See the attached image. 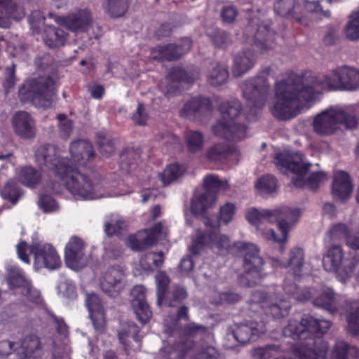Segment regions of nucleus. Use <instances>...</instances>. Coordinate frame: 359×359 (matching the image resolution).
Masks as SVG:
<instances>
[{
	"instance_id": "obj_30",
	"label": "nucleus",
	"mask_w": 359,
	"mask_h": 359,
	"mask_svg": "<svg viewBox=\"0 0 359 359\" xmlns=\"http://www.w3.org/2000/svg\"><path fill=\"white\" fill-rule=\"evenodd\" d=\"M86 306L95 330L102 332L104 329V313L98 296L94 293L87 294Z\"/></svg>"
},
{
	"instance_id": "obj_52",
	"label": "nucleus",
	"mask_w": 359,
	"mask_h": 359,
	"mask_svg": "<svg viewBox=\"0 0 359 359\" xmlns=\"http://www.w3.org/2000/svg\"><path fill=\"white\" fill-rule=\"evenodd\" d=\"M138 154L132 149H126L121 155V168L129 172L136 168Z\"/></svg>"
},
{
	"instance_id": "obj_36",
	"label": "nucleus",
	"mask_w": 359,
	"mask_h": 359,
	"mask_svg": "<svg viewBox=\"0 0 359 359\" xmlns=\"http://www.w3.org/2000/svg\"><path fill=\"white\" fill-rule=\"evenodd\" d=\"M151 58L159 61H171L180 58L182 53L177 50L176 45L167 44L157 46L151 51Z\"/></svg>"
},
{
	"instance_id": "obj_4",
	"label": "nucleus",
	"mask_w": 359,
	"mask_h": 359,
	"mask_svg": "<svg viewBox=\"0 0 359 359\" xmlns=\"http://www.w3.org/2000/svg\"><path fill=\"white\" fill-rule=\"evenodd\" d=\"M236 213V206L233 203H226L219 210L217 219L205 218L204 224L209 229L208 232L198 229L193 238L190 250L197 255L205 248H210L215 253L224 254L230 247L229 238L219 231L221 224H228L233 220Z\"/></svg>"
},
{
	"instance_id": "obj_34",
	"label": "nucleus",
	"mask_w": 359,
	"mask_h": 359,
	"mask_svg": "<svg viewBox=\"0 0 359 359\" xmlns=\"http://www.w3.org/2000/svg\"><path fill=\"white\" fill-rule=\"evenodd\" d=\"M67 34L62 29L53 26L44 28L43 40L45 44L51 48H59L65 45Z\"/></svg>"
},
{
	"instance_id": "obj_33",
	"label": "nucleus",
	"mask_w": 359,
	"mask_h": 359,
	"mask_svg": "<svg viewBox=\"0 0 359 359\" xmlns=\"http://www.w3.org/2000/svg\"><path fill=\"white\" fill-rule=\"evenodd\" d=\"M346 330L349 334H359V301H347L345 303Z\"/></svg>"
},
{
	"instance_id": "obj_13",
	"label": "nucleus",
	"mask_w": 359,
	"mask_h": 359,
	"mask_svg": "<svg viewBox=\"0 0 359 359\" xmlns=\"http://www.w3.org/2000/svg\"><path fill=\"white\" fill-rule=\"evenodd\" d=\"M344 256L342 247L333 245L327 250L322 262L325 270L335 272L339 280L344 283L359 264V254L355 255L348 261H344Z\"/></svg>"
},
{
	"instance_id": "obj_27",
	"label": "nucleus",
	"mask_w": 359,
	"mask_h": 359,
	"mask_svg": "<svg viewBox=\"0 0 359 359\" xmlns=\"http://www.w3.org/2000/svg\"><path fill=\"white\" fill-rule=\"evenodd\" d=\"M212 106L210 99L203 97H196L187 102L182 110L180 116L189 119H195L206 113L210 112Z\"/></svg>"
},
{
	"instance_id": "obj_40",
	"label": "nucleus",
	"mask_w": 359,
	"mask_h": 359,
	"mask_svg": "<svg viewBox=\"0 0 359 359\" xmlns=\"http://www.w3.org/2000/svg\"><path fill=\"white\" fill-rule=\"evenodd\" d=\"M126 245L134 251H142L154 245V238L147 236V231H139L130 235L126 240Z\"/></svg>"
},
{
	"instance_id": "obj_54",
	"label": "nucleus",
	"mask_w": 359,
	"mask_h": 359,
	"mask_svg": "<svg viewBox=\"0 0 359 359\" xmlns=\"http://www.w3.org/2000/svg\"><path fill=\"white\" fill-rule=\"evenodd\" d=\"M337 83L327 75L316 76V94L322 93L324 90H337Z\"/></svg>"
},
{
	"instance_id": "obj_41",
	"label": "nucleus",
	"mask_w": 359,
	"mask_h": 359,
	"mask_svg": "<svg viewBox=\"0 0 359 359\" xmlns=\"http://www.w3.org/2000/svg\"><path fill=\"white\" fill-rule=\"evenodd\" d=\"M8 274L7 282L11 287L22 288V290L27 287L31 281L27 278L25 272L18 266H11L8 269Z\"/></svg>"
},
{
	"instance_id": "obj_6",
	"label": "nucleus",
	"mask_w": 359,
	"mask_h": 359,
	"mask_svg": "<svg viewBox=\"0 0 359 359\" xmlns=\"http://www.w3.org/2000/svg\"><path fill=\"white\" fill-rule=\"evenodd\" d=\"M221 118L212 126L214 133L226 140L237 141L246 137L247 128L244 125L235 123L241 111V104L237 99L226 100L219 108Z\"/></svg>"
},
{
	"instance_id": "obj_56",
	"label": "nucleus",
	"mask_w": 359,
	"mask_h": 359,
	"mask_svg": "<svg viewBox=\"0 0 359 359\" xmlns=\"http://www.w3.org/2000/svg\"><path fill=\"white\" fill-rule=\"evenodd\" d=\"M279 345L271 344L265 347L255 348L254 351L255 359H270L280 351Z\"/></svg>"
},
{
	"instance_id": "obj_48",
	"label": "nucleus",
	"mask_w": 359,
	"mask_h": 359,
	"mask_svg": "<svg viewBox=\"0 0 359 359\" xmlns=\"http://www.w3.org/2000/svg\"><path fill=\"white\" fill-rule=\"evenodd\" d=\"M164 254L163 252H150L144 255L140 260L141 266L145 270H153L161 266L163 262Z\"/></svg>"
},
{
	"instance_id": "obj_26",
	"label": "nucleus",
	"mask_w": 359,
	"mask_h": 359,
	"mask_svg": "<svg viewBox=\"0 0 359 359\" xmlns=\"http://www.w3.org/2000/svg\"><path fill=\"white\" fill-rule=\"evenodd\" d=\"M146 289L142 285H135L130 292L131 304L137 319L143 324L151 318L152 313L145 300Z\"/></svg>"
},
{
	"instance_id": "obj_19",
	"label": "nucleus",
	"mask_w": 359,
	"mask_h": 359,
	"mask_svg": "<svg viewBox=\"0 0 359 359\" xmlns=\"http://www.w3.org/2000/svg\"><path fill=\"white\" fill-rule=\"evenodd\" d=\"M266 329L262 320H253L250 322L234 324L227 333L228 339H234L240 344H245L257 339Z\"/></svg>"
},
{
	"instance_id": "obj_15",
	"label": "nucleus",
	"mask_w": 359,
	"mask_h": 359,
	"mask_svg": "<svg viewBox=\"0 0 359 359\" xmlns=\"http://www.w3.org/2000/svg\"><path fill=\"white\" fill-rule=\"evenodd\" d=\"M205 191L197 194L191 201V209L194 214H202L211 208L217 201V192L228 189L227 182L220 180L215 175H208L203 179Z\"/></svg>"
},
{
	"instance_id": "obj_24",
	"label": "nucleus",
	"mask_w": 359,
	"mask_h": 359,
	"mask_svg": "<svg viewBox=\"0 0 359 359\" xmlns=\"http://www.w3.org/2000/svg\"><path fill=\"white\" fill-rule=\"evenodd\" d=\"M25 15L22 0H0V27L6 29L11 20H20Z\"/></svg>"
},
{
	"instance_id": "obj_9",
	"label": "nucleus",
	"mask_w": 359,
	"mask_h": 359,
	"mask_svg": "<svg viewBox=\"0 0 359 359\" xmlns=\"http://www.w3.org/2000/svg\"><path fill=\"white\" fill-rule=\"evenodd\" d=\"M358 126V118L353 107L345 109L332 107L316 116V133L332 134L343 126L353 130Z\"/></svg>"
},
{
	"instance_id": "obj_62",
	"label": "nucleus",
	"mask_w": 359,
	"mask_h": 359,
	"mask_svg": "<svg viewBox=\"0 0 359 359\" xmlns=\"http://www.w3.org/2000/svg\"><path fill=\"white\" fill-rule=\"evenodd\" d=\"M148 113L146 107L139 103L135 111L132 115V120L137 126H144L148 120Z\"/></svg>"
},
{
	"instance_id": "obj_21",
	"label": "nucleus",
	"mask_w": 359,
	"mask_h": 359,
	"mask_svg": "<svg viewBox=\"0 0 359 359\" xmlns=\"http://www.w3.org/2000/svg\"><path fill=\"white\" fill-rule=\"evenodd\" d=\"M50 15L58 25H64L72 32L86 31L93 22L91 12L87 8L79 9L66 17L57 16L51 13Z\"/></svg>"
},
{
	"instance_id": "obj_28",
	"label": "nucleus",
	"mask_w": 359,
	"mask_h": 359,
	"mask_svg": "<svg viewBox=\"0 0 359 359\" xmlns=\"http://www.w3.org/2000/svg\"><path fill=\"white\" fill-rule=\"evenodd\" d=\"M12 126L15 133L24 139H30L35 135V122L26 111L15 113L12 118Z\"/></svg>"
},
{
	"instance_id": "obj_38",
	"label": "nucleus",
	"mask_w": 359,
	"mask_h": 359,
	"mask_svg": "<svg viewBox=\"0 0 359 359\" xmlns=\"http://www.w3.org/2000/svg\"><path fill=\"white\" fill-rule=\"evenodd\" d=\"M40 349L41 342L39 339L35 335L27 336L22 342L19 359L34 358L37 356Z\"/></svg>"
},
{
	"instance_id": "obj_32",
	"label": "nucleus",
	"mask_w": 359,
	"mask_h": 359,
	"mask_svg": "<svg viewBox=\"0 0 359 359\" xmlns=\"http://www.w3.org/2000/svg\"><path fill=\"white\" fill-rule=\"evenodd\" d=\"M139 331V327L133 323H128L118 331L119 341L126 352L129 353L132 350H137L140 348V341L138 337Z\"/></svg>"
},
{
	"instance_id": "obj_59",
	"label": "nucleus",
	"mask_w": 359,
	"mask_h": 359,
	"mask_svg": "<svg viewBox=\"0 0 359 359\" xmlns=\"http://www.w3.org/2000/svg\"><path fill=\"white\" fill-rule=\"evenodd\" d=\"M350 232L351 231L348 227L345 224L342 223L334 224L330 230V238L333 241L341 240L342 238L346 240Z\"/></svg>"
},
{
	"instance_id": "obj_37",
	"label": "nucleus",
	"mask_w": 359,
	"mask_h": 359,
	"mask_svg": "<svg viewBox=\"0 0 359 359\" xmlns=\"http://www.w3.org/2000/svg\"><path fill=\"white\" fill-rule=\"evenodd\" d=\"M316 307L324 309L332 314L337 311L334 294L333 290L327 287H323L316 298Z\"/></svg>"
},
{
	"instance_id": "obj_60",
	"label": "nucleus",
	"mask_w": 359,
	"mask_h": 359,
	"mask_svg": "<svg viewBox=\"0 0 359 359\" xmlns=\"http://www.w3.org/2000/svg\"><path fill=\"white\" fill-rule=\"evenodd\" d=\"M59 121V130L61 136L68 139L73 128L72 121L68 119L65 114H59L57 116Z\"/></svg>"
},
{
	"instance_id": "obj_16",
	"label": "nucleus",
	"mask_w": 359,
	"mask_h": 359,
	"mask_svg": "<svg viewBox=\"0 0 359 359\" xmlns=\"http://www.w3.org/2000/svg\"><path fill=\"white\" fill-rule=\"evenodd\" d=\"M252 301L259 304L265 314L273 318L286 317L292 306L287 296L278 293L256 291L252 294Z\"/></svg>"
},
{
	"instance_id": "obj_46",
	"label": "nucleus",
	"mask_w": 359,
	"mask_h": 359,
	"mask_svg": "<svg viewBox=\"0 0 359 359\" xmlns=\"http://www.w3.org/2000/svg\"><path fill=\"white\" fill-rule=\"evenodd\" d=\"M233 148L226 143H218L212 146L208 151V158L211 161H222L232 154Z\"/></svg>"
},
{
	"instance_id": "obj_53",
	"label": "nucleus",
	"mask_w": 359,
	"mask_h": 359,
	"mask_svg": "<svg viewBox=\"0 0 359 359\" xmlns=\"http://www.w3.org/2000/svg\"><path fill=\"white\" fill-rule=\"evenodd\" d=\"M156 282L157 284V304L161 306L163 304L170 279L165 273L158 271L156 275Z\"/></svg>"
},
{
	"instance_id": "obj_11",
	"label": "nucleus",
	"mask_w": 359,
	"mask_h": 359,
	"mask_svg": "<svg viewBox=\"0 0 359 359\" xmlns=\"http://www.w3.org/2000/svg\"><path fill=\"white\" fill-rule=\"evenodd\" d=\"M34 256V267L38 270L46 268L55 270L61 266L60 256L53 245L48 243H35L29 248L26 242L21 241L17 245L18 257L25 263H29V255L27 252Z\"/></svg>"
},
{
	"instance_id": "obj_7",
	"label": "nucleus",
	"mask_w": 359,
	"mask_h": 359,
	"mask_svg": "<svg viewBox=\"0 0 359 359\" xmlns=\"http://www.w3.org/2000/svg\"><path fill=\"white\" fill-rule=\"evenodd\" d=\"M276 168L283 174L292 172L295 175L292 183L296 187H312L313 174H309L313 164L308 161L300 152H278L274 156Z\"/></svg>"
},
{
	"instance_id": "obj_35",
	"label": "nucleus",
	"mask_w": 359,
	"mask_h": 359,
	"mask_svg": "<svg viewBox=\"0 0 359 359\" xmlns=\"http://www.w3.org/2000/svg\"><path fill=\"white\" fill-rule=\"evenodd\" d=\"M17 177L22 185L31 189L35 188L41 180V172L31 165L20 168Z\"/></svg>"
},
{
	"instance_id": "obj_61",
	"label": "nucleus",
	"mask_w": 359,
	"mask_h": 359,
	"mask_svg": "<svg viewBox=\"0 0 359 359\" xmlns=\"http://www.w3.org/2000/svg\"><path fill=\"white\" fill-rule=\"evenodd\" d=\"M45 16L43 13L39 11H33L29 18V22L31 28L34 32H39L44 25Z\"/></svg>"
},
{
	"instance_id": "obj_12",
	"label": "nucleus",
	"mask_w": 359,
	"mask_h": 359,
	"mask_svg": "<svg viewBox=\"0 0 359 359\" xmlns=\"http://www.w3.org/2000/svg\"><path fill=\"white\" fill-rule=\"evenodd\" d=\"M238 248L243 251L244 272L239 278L241 284L252 287L265 276L264 260L259 255V250L253 243L241 242Z\"/></svg>"
},
{
	"instance_id": "obj_39",
	"label": "nucleus",
	"mask_w": 359,
	"mask_h": 359,
	"mask_svg": "<svg viewBox=\"0 0 359 359\" xmlns=\"http://www.w3.org/2000/svg\"><path fill=\"white\" fill-rule=\"evenodd\" d=\"M229 72L224 65L218 62L211 64L207 74L208 82L213 86L224 84L228 79Z\"/></svg>"
},
{
	"instance_id": "obj_57",
	"label": "nucleus",
	"mask_w": 359,
	"mask_h": 359,
	"mask_svg": "<svg viewBox=\"0 0 359 359\" xmlns=\"http://www.w3.org/2000/svg\"><path fill=\"white\" fill-rule=\"evenodd\" d=\"M22 193L20 189L15 187L13 182L9 181L4 187L1 196L13 204H16Z\"/></svg>"
},
{
	"instance_id": "obj_42",
	"label": "nucleus",
	"mask_w": 359,
	"mask_h": 359,
	"mask_svg": "<svg viewBox=\"0 0 359 359\" xmlns=\"http://www.w3.org/2000/svg\"><path fill=\"white\" fill-rule=\"evenodd\" d=\"M129 0H105L103 9L111 18H120L127 12Z\"/></svg>"
},
{
	"instance_id": "obj_45",
	"label": "nucleus",
	"mask_w": 359,
	"mask_h": 359,
	"mask_svg": "<svg viewBox=\"0 0 359 359\" xmlns=\"http://www.w3.org/2000/svg\"><path fill=\"white\" fill-rule=\"evenodd\" d=\"M358 349L354 346H350L344 341H338L332 352L330 359L356 358Z\"/></svg>"
},
{
	"instance_id": "obj_64",
	"label": "nucleus",
	"mask_w": 359,
	"mask_h": 359,
	"mask_svg": "<svg viewBox=\"0 0 359 359\" xmlns=\"http://www.w3.org/2000/svg\"><path fill=\"white\" fill-rule=\"evenodd\" d=\"M182 332L183 334L187 337H195L205 333L207 327L203 325L190 323L182 327Z\"/></svg>"
},
{
	"instance_id": "obj_25",
	"label": "nucleus",
	"mask_w": 359,
	"mask_h": 359,
	"mask_svg": "<svg viewBox=\"0 0 359 359\" xmlns=\"http://www.w3.org/2000/svg\"><path fill=\"white\" fill-rule=\"evenodd\" d=\"M333 75L337 80V90L354 91L359 88V70L343 66L333 70Z\"/></svg>"
},
{
	"instance_id": "obj_18",
	"label": "nucleus",
	"mask_w": 359,
	"mask_h": 359,
	"mask_svg": "<svg viewBox=\"0 0 359 359\" xmlns=\"http://www.w3.org/2000/svg\"><path fill=\"white\" fill-rule=\"evenodd\" d=\"M86 245L82 238L73 236L65 248V262L68 267L78 270L87 266L90 255L86 252Z\"/></svg>"
},
{
	"instance_id": "obj_17",
	"label": "nucleus",
	"mask_w": 359,
	"mask_h": 359,
	"mask_svg": "<svg viewBox=\"0 0 359 359\" xmlns=\"http://www.w3.org/2000/svg\"><path fill=\"white\" fill-rule=\"evenodd\" d=\"M241 89L252 114L264 107L269 95V84L264 77L258 76L245 81Z\"/></svg>"
},
{
	"instance_id": "obj_50",
	"label": "nucleus",
	"mask_w": 359,
	"mask_h": 359,
	"mask_svg": "<svg viewBox=\"0 0 359 359\" xmlns=\"http://www.w3.org/2000/svg\"><path fill=\"white\" fill-rule=\"evenodd\" d=\"M194 80V78L189 76L188 73L181 67L174 68L172 72L167 76L166 81L168 82H172L170 83V88H178L177 83L180 81H184L187 83H191Z\"/></svg>"
},
{
	"instance_id": "obj_58",
	"label": "nucleus",
	"mask_w": 359,
	"mask_h": 359,
	"mask_svg": "<svg viewBox=\"0 0 359 359\" xmlns=\"http://www.w3.org/2000/svg\"><path fill=\"white\" fill-rule=\"evenodd\" d=\"M99 151L104 157H109L115 151L114 142L107 137H100L97 140Z\"/></svg>"
},
{
	"instance_id": "obj_2",
	"label": "nucleus",
	"mask_w": 359,
	"mask_h": 359,
	"mask_svg": "<svg viewBox=\"0 0 359 359\" xmlns=\"http://www.w3.org/2000/svg\"><path fill=\"white\" fill-rule=\"evenodd\" d=\"M314 77L311 72L291 75L276 82V102L271 109L274 117L289 120L311 108L314 98Z\"/></svg>"
},
{
	"instance_id": "obj_8",
	"label": "nucleus",
	"mask_w": 359,
	"mask_h": 359,
	"mask_svg": "<svg viewBox=\"0 0 359 359\" xmlns=\"http://www.w3.org/2000/svg\"><path fill=\"white\" fill-rule=\"evenodd\" d=\"M251 8H247L248 13V25L244 34L247 42L253 44L257 50L262 53L272 49L275 46V33L269 29L268 25H260L259 18L252 17L254 12L259 13L260 7L264 4V0H250Z\"/></svg>"
},
{
	"instance_id": "obj_55",
	"label": "nucleus",
	"mask_w": 359,
	"mask_h": 359,
	"mask_svg": "<svg viewBox=\"0 0 359 359\" xmlns=\"http://www.w3.org/2000/svg\"><path fill=\"white\" fill-rule=\"evenodd\" d=\"M15 72L16 66L14 63H12L11 65L6 67L4 69L2 85L6 94L15 85L17 81Z\"/></svg>"
},
{
	"instance_id": "obj_31",
	"label": "nucleus",
	"mask_w": 359,
	"mask_h": 359,
	"mask_svg": "<svg viewBox=\"0 0 359 359\" xmlns=\"http://www.w3.org/2000/svg\"><path fill=\"white\" fill-rule=\"evenodd\" d=\"M353 191V184L349 175L344 171H338L334 175L332 192L334 198L346 200Z\"/></svg>"
},
{
	"instance_id": "obj_20",
	"label": "nucleus",
	"mask_w": 359,
	"mask_h": 359,
	"mask_svg": "<svg viewBox=\"0 0 359 359\" xmlns=\"http://www.w3.org/2000/svg\"><path fill=\"white\" fill-rule=\"evenodd\" d=\"M271 265L274 268L290 267L295 280H300L308 276L310 273L304 261V252L302 249L299 248H295L290 250L289 259L286 262L276 257H271Z\"/></svg>"
},
{
	"instance_id": "obj_14",
	"label": "nucleus",
	"mask_w": 359,
	"mask_h": 359,
	"mask_svg": "<svg viewBox=\"0 0 359 359\" xmlns=\"http://www.w3.org/2000/svg\"><path fill=\"white\" fill-rule=\"evenodd\" d=\"M162 358L172 359L178 358L184 359L187 357L191 359H218L219 353L212 346H196L193 339L181 340L173 348L170 346H165L160 351Z\"/></svg>"
},
{
	"instance_id": "obj_3",
	"label": "nucleus",
	"mask_w": 359,
	"mask_h": 359,
	"mask_svg": "<svg viewBox=\"0 0 359 359\" xmlns=\"http://www.w3.org/2000/svg\"><path fill=\"white\" fill-rule=\"evenodd\" d=\"M300 216L299 208L289 207L274 209L250 208L245 212L246 219L256 226L263 238L280 244L287 241L288 231Z\"/></svg>"
},
{
	"instance_id": "obj_10",
	"label": "nucleus",
	"mask_w": 359,
	"mask_h": 359,
	"mask_svg": "<svg viewBox=\"0 0 359 359\" xmlns=\"http://www.w3.org/2000/svg\"><path fill=\"white\" fill-rule=\"evenodd\" d=\"M54 82L50 77L42 76L25 81L19 88L22 102H31L37 107L49 108L55 95Z\"/></svg>"
},
{
	"instance_id": "obj_47",
	"label": "nucleus",
	"mask_w": 359,
	"mask_h": 359,
	"mask_svg": "<svg viewBox=\"0 0 359 359\" xmlns=\"http://www.w3.org/2000/svg\"><path fill=\"white\" fill-rule=\"evenodd\" d=\"M255 187L261 194H272L278 189V182L273 175L268 174L257 180Z\"/></svg>"
},
{
	"instance_id": "obj_63",
	"label": "nucleus",
	"mask_w": 359,
	"mask_h": 359,
	"mask_svg": "<svg viewBox=\"0 0 359 359\" xmlns=\"http://www.w3.org/2000/svg\"><path fill=\"white\" fill-rule=\"evenodd\" d=\"M238 14L237 8L232 5L224 6L220 12L222 21L227 24L233 23L238 16Z\"/></svg>"
},
{
	"instance_id": "obj_5",
	"label": "nucleus",
	"mask_w": 359,
	"mask_h": 359,
	"mask_svg": "<svg viewBox=\"0 0 359 359\" xmlns=\"http://www.w3.org/2000/svg\"><path fill=\"white\" fill-rule=\"evenodd\" d=\"M314 318L304 314L301 320L290 319L287 325L283 329V334L292 339H309L311 342L304 344H295L291 351L299 359H313L314 349Z\"/></svg>"
},
{
	"instance_id": "obj_51",
	"label": "nucleus",
	"mask_w": 359,
	"mask_h": 359,
	"mask_svg": "<svg viewBox=\"0 0 359 359\" xmlns=\"http://www.w3.org/2000/svg\"><path fill=\"white\" fill-rule=\"evenodd\" d=\"M274 11L283 17H291L296 13L295 0H276L274 3Z\"/></svg>"
},
{
	"instance_id": "obj_43",
	"label": "nucleus",
	"mask_w": 359,
	"mask_h": 359,
	"mask_svg": "<svg viewBox=\"0 0 359 359\" xmlns=\"http://www.w3.org/2000/svg\"><path fill=\"white\" fill-rule=\"evenodd\" d=\"M185 172V168L177 163H171L159 173V177L163 185L174 182L180 178Z\"/></svg>"
},
{
	"instance_id": "obj_49",
	"label": "nucleus",
	"mask_w": 359,
	"mask_h": 359,
	"mask_svg": "<svg viewBox=\"0 0 359 359\" xmlns=\"http://www.w3.org/2000/svg\"><path fill=\"white\" fill-rule=\"evenodd\" d=\"M346 36L351 41L359 39V10L353 12L348 17V21L344 27Z\"/></svg>"
},
{
	"instance_id": "obj_29",
	"label": "nucleus",
	"mask_w": 359,
	"mask_h": 359,
	"mask_svg": "<svg viewBox=\"0 0 359 359\" xmlns=\"http://www.w3.org/2000/svg\"><path fill=\"white\" fill-rule=\"evenodd\" d=\"M256 62V55L250 49L238 52L233 57L232 74L235 77L242 76L250 70Z\"/></svg>"
},
{
	"instance_id": "obj_1",
	"label": "nucleus",
	"mask_w": 359,
	"mask_h": 359,
	"mask_svg": "<svg viewBox=\"0 0 359 359\" xmlns=\"http://www.w3.org/2000/svg\"><path fill=\"white\" fill-rule=\"evenodd\" d=\"M35 161L41 169L52 170L64 183L67 189L77 199H98L111 196L101 191L102 183H93L77 167L69 166L63 159L62 150L53 144H44L35 152Z\"/></svg>"
},
{
	"instance_id": "obj_22",
	"label": "nucleus",
	"mask_w": 359,
	"mask_h": 359,
	"mask_svg": "<svg viewBox=\"0 0 359 359\" xmlns=\"http://www.w3.org/2000/svg\"><path fill=\"white\" fill-rule=\"evenodd\" d=\"M124 272L119 266L109 267L100 280L102 291L110 297L116 296L123 288Z\"/></svg>"
},
{
	"instance_id": "obj_23",
	"label": "nucleus",
	"mask_w": 359,
	"mask_h": 359,
	"mask_svg": "<svg viewBox=\"0 0 359 359\" xmlns=\"http://www.w3.org/2000/svg\"><path fill=\"white\" fill-rule=\"evenodd\" d=\"M55 147L62 150L63 159L67 161L66 163H68L69 166L77 167L79 165H85L87 161L94 156L91 143L83 140H79L71 143L69 151L72 161L65 158V151L62 148L57 146Z\"/></svg>"
},
{
	"instance_id": "obj_44",
	"label": "nucleus",
	"mask_w": 359,
	"mask_h": 359,
	"mask_svg": "<svg viewBox=\"0 0 359 359\" xmlns=\"http://www.w3.org/2000/svg\"><path fill=\"white\" fill-rule=\"evenodd\" d=\"M187 149L191 153H198L203 151L204 147V135L198 130H188L184 135Z\"/></svg>"
}]
</instances>
